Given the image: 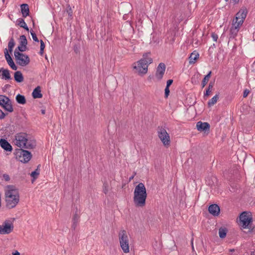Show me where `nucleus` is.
I'll return each mask as SVG.
<instances>
[{
  "label": "nucleus",
  "instance_id": "1",
  "mask_svg": "<svg viewBox=\"0 0 255 255\" xmlns=\"http://www.w3.org/2000/svg\"><path fill=\"white\" fill-rule=\"evenodd\" d=\"M248 12V11L246 7H242L236 13L235 17L232 21L230 30L231 38H235L237 36L247 16Z\"/></svg>",
  "mask_w": 255,
  "mask_h": 255
},
{
  "label": "nucleus",
  "instance_id": "2",
  "mask_svg": "<svg viewBox=\"0 0 255 255\" xmlns=\"http://www.w3.org/2000/svg\"><path fill=\"white\" fill-rule=\"evenodd\" d=\"M147 193L145 187L142 183H139L135 187L133 192V201L136 207H143L145 205Z\"/></svg>",
  "mask_w": 255,
  "mask_h": 255
},
{
  "label": "nucleus",
  "instance_id": "3",
  "mask_svg": "<svg viewBox=\"0 0 255 255\" xmlns=\"http://www.w3.org/2000/svg\"><path fill=\"white\" fill-rule=\"evenodd\" d=\"M13 142L16 146L20 148L31 149L35 146L33 143L28 141L27 134L23 132L16 133Z\"/></svg>",
  "mask_w": 255,
  "mask_h": 255
},
{
  "label": "nucleus",
  "instance_id": "4",
  "mask_svg": "<svg viewBox=\"0 0 255 255\" xmlns=\"http://www.w3.org/2000/svg\"><path fill=\"white\" fill-rule=\"evenodd\" d=\"M19 201L18 191L15 189H8L5 192L6 206L11 209L16 206Z\"/></svg>",
  "mask_w": 255,
  "mask_h": 255
},
{
  "label": "nucleus",
  "instance_id": "5",
  "mask_svg": "<svg viewBox=\"0 0 255 255\" xmlns=\"http://www.w3.org/2000/svg\"><path fill=\"white\" fill-rule=\"evenodd\" d=\"M119 240L120 247L123 252L127 254L129 252L128 237L126 231L123 230L119 233Z\"/></svg>",
  "mask_w": 255,
  "mask_h": 255
},
{
  "label": "nucleus",
  "instance_id": "6",
  "mask_svg": "<svg viewBox=\"0 0 255 255\" xmlns=\"http://www.w3.org/2000/svg\"><path fill=\"white\" fill-rule=\"evenodd\" d=\"M157 135L163 145L166 147H169L170 145L171 140L170 135L166 129L164 128L158 127Z\"/></svg>",
  "mask_w": 255,
  "mask_h": 255
},
{
  "label": "nucleus",
  "instance_id": "7",
  "mask_svg": "<svg viewBox=\"0 0 255 255\" xmlns=\"http://www.w3.org/2000/svg\"><path fill=\"white\" fill-rule=\"evenodd\" d=\"M14 54L15 59L19 65L25 66L29 64L30 60L27 55L16 51H14Z\"/></svg>",
  "mask_w": 255,
  "mask_h": 255
},
{
  "label": "nucleus",
  "instance_id": "8",
  "mask_svg": "<svg viewBox=\"0 0 255 255\" xmlns=\"http://www.w3.org/2000/svg\"><path fill=\"white\" fill-rule=\"evenodd\" d=\"M0 105L8 112L11 113L13 111L11 100L4 95H0Z\"/></svg>",
  "mask_w": 255,
  "mask_h": 255
},
{
  "label": "nucleus",
  "instance_id": "9",
  "mask_svg": "<svg viewBox=\"0 0 255 255\" xmlns=\"http://www.w3.org/2000/svg\"><path fill=\"white\" fill-rule=\"evenodd\" d=\"M253 219L251 215L247 212H243L240 216V223L244 229L249 228V225L252 222Z\"/></svg>",
  "mask_w": 255,
  "mask_h": 255
},
{
  "label": "nucleus",
  "instance_id": "10",
  "mask_svg": "<svg viewBox=\"0 0 255 255\" xmlns=\"http://www.w3.org/2000/svg\"><path fill=\"white\" fill-rule=\"evenodd\" d=\"M133 68L140 74H145L147 72L148 67L147 64L143 62V60H139L133 64Z\"/></svg>",
  "mask_w": 255,
  "mask_h": 255
},
{
  "label": "nucleus",
  "instance_id": "11",
  "mask_svg": "<svg viewBox=\"0 0 255 255\" xmlns=\"http://www.w3.org/2000/svg\"><path fill=\"white\" fill-rule=\"evenodd\" d=\"M13 230V224L9 221H5L1 225H0V234H8Z\"/></svg>",
  "mask_w": 255,
  "mask_h": 255
},
{
  "label": "nucleus",
  "instance_id": "12",
  "mask_svg": "<svg viewBox=\"0 0 255 255\" xmlns=\"http://www.w3.org/2000/svg\"><path fill=\"white\" fill-rule=\"evenodd\" d=\"M165 65L163 63H160L158 65L155 73V77L158 80H160L163 78L165 71Z\"/></svg>",
  "mask_w": 255,
  "mask_h": 255
},
{
  "label": "nucleus",
  "instance_id": "13",
  "mask_svg": "<svg viewBox=\"0 0 255 255\" xmlns=\"http://www.w3.org/2000/svg\"><path fill=\"white\" fill-rule=\"evenodd\" d=\"M31 158V153L26 150L22 149L19 156V160L23 163L28 162Z\"/></svg>",
  "mask_w": 255,
  "mask_h": 255
},
{
  "label": "nucleus",
  "instance_id": "14",
  "mask_svg": "<svg viewBox=\"0 0 255 255\" xmlns=\"http://www.w3.org/2000/svg\"><path fill=\"white\" fill-rule=\"evenodd\" d=\"M4 56L5 59L9 65V66L11 67V68L14 70H16L17 68V66L14 64V62L12 60L11 56L8 54V51L7 49H5L4 50Z\"/></svg>",
  "mask_w": 255,
  "mask_h": 255
},
{
  "label": "nucleus",
  "instance_id": "15",
  "mask_svg": "<svg viewBox=\"0 0 255 255\" xmlns=\"http://www.w3.org/2000/svg\"><path fill=\"white\" fill-rule=\"evenodd\" d=\"M20 44L17 48L19 51L23 52L26 49V45L27 44V39L25 35H21L20 36Z\"/></svg>",
  "mask_w": 255,
  "mask_h": 255
},
{
  "label": "nucleus",
  "instance_id": "16",
  "mask_svg": "<svg viewBox=\"0 0 255 255\" xmlns=\"http://www.w3.org/2000/svg\"><path fill=\"white\" fill-rule=\"evenodd\" d=\"M0 77L1 79L7 81L12 79L10 75L9 71L3 68H0Z\"/></svg>",
  "mask_w": 255,
  "mask_h": 255
},
{
  "label": "nucleus",
  "instance_id": "17",
  "mask_svg": "<svg viewBox=\"0 0 255 255\" xmlns=\"http://www.w3.org/2000/svg\"><path fill=\"white\" fill-rule=\"evenodd\" d=\"M0 145L5 151H11L12 150V147L10 144L5 139H0Z\"/></svg>",
  "mask_w": 255,
  "mask_h": 255
},
{
  "label": "nucleus",
  "instance_id": "18",
  "mask_svg": "<svg viewBox=\"0 0 255 255\" xmlns=\"http://www.w3.org/2000/svg\"><path fill=\"white\" fill-rule=\"evenodd\" d=\"M209 212L214 216H217L219 215L220 209L217 204H212L209 207Z\"/></svg>",
  "mask_w": 255,
  "mask_h": 255
},
{
  "label": "nucleus",
  "instance_id": "19",
  "mask_svg": "<svg viewBox=\"0 0 255 255\" xmlns=\"http://www.w3.org/2000/svg\"><path fill=\"white\" fill-rule=\"evenodd\" d=\"M197 128L199 131H207L210 129V125L208 123L198 122L196 125Z\"/></svg>",
  "mask_w": 255,
  "mask_h": 255
},
{
  "label": "nucleus",
  "instance_id": "20",
  "mask_svg": "<svg viewBox=\"0 0 255 255\" xmlns=\"http://www.w3.org/2000/svg\"><path fill=\"white\" fill-rule=\"evenodd\" d=\"M20 9L23 17H26L29 15V9L28 4L24 3L21 4Z\"/></svg>",
  "mask_w": 255,
  "mask_h": 255
},
{
  "label": "nucleus",
  "instance_id": "21",
  "mask_svg": "<svg viewBox=\"0 0 255 255\" xmlns=\"http://www.w3.org/2000/svg\"><path fill=\"white\" fill-rule=\"evenodd\" d=\"M150 53H145L143 54L142 58L140 60H143V62L145 64H147V66L152 62V59L150 57Z\"/></svg>",
  "mask_w": 255,
  "mask_h": 255
},
{
  "label": "nucleus",
  "instance_id": "22",
  "mask_svg": "<svg viewBox=\"0 0 255 255\" xmlns=\"http://www.w3.org/2000/svg\"><path fill=\"white\" fill-rule=\"evenodd\" d=\"M199 54L198 52L194 51L189 57V63L190 64L195 63L196 61L199 58Z\"/></svg>",
  "mask_w": 255,
  "mask_h": 255
},
{
  "label": "nucleus",
  "instance_id": "23",
  "mask_svg": "<svg viewBox=\"0 0 255 255\" xmlns=\"http://www.w3.org/2000/svg\"><path fill=\"white\" fill-rule=\"evenodd\" d=\"M32 96L34 99L42 98V95L41 93L40 87L38 86L34 89L32 92Z\"/></svg>",
  "mask_w": 255,
  "mask_h": 255
},
{
  "label": "nucleus",
  "instance_id": "24",
  "mask_svg": "<svg viewBox=\"0 0 255 255\" xmlns=\"http://www.w3.org/2000/svg\"><path fill=\"white\" fill-rule=\"evenodd\" d=\"M14 80L18 83L22 82L23 81V77L21 72L16 71L14 74Z\"/></svg>",
  "mask_w": 255,
  "mask_h": 255
},
{
  "label": "nucleus",
  "instance_id": "25",
  "mask_svg": "<svg viewBox=\"0 0 255 255\" xmlns=\"http://www.w3.org/2000/svg\"><path fill=\"white\" fill-rule=\"evenodd\" d=\"M15 99L16 102L19 104L23 105L26 103L25 97L20 94H18L16 95Z\"/></svg>",
  "mask_w": 255,
  "mask_h": 255
},
{
  "label": "nucleus",
  "instance_id": "26",
  "mask_svg": "<svg viewBox=\"0 0 255 255\" xmlns=\"http://www.w3.org/2000/svg\"><path fill=\"white\" fill-rule=\"evenodd\" d=\"M219 98V95L216 94L215 95L211 100L208 102V105L209 107H211L214 105L218 101Z\"/></svg>",
  "mask_w": 255,
  "mask_h": 255
},
{
  "label": "nucleus",
  "instance_id": "27",
  "mask_svg": "<svg viewBox=\"0 0 255 255\" xmlns=\"http://www.w3.org/2000/svg\"><path fill=\"white\" fill-rule=\"evenodd\" d=\"M211 74H212V71H210L209 72L208 74L206 75L204 77V79H203V80L202 81V84H201L202 88H204L206 86V85L207 84V82H208V81L211 77Z\"/></svg>",
  "mask_w": 255,
  "mask_h": 255
},
{
  "label": "nucleus",
  "instance_id": "28",
  "mask_svg": "<svg viewBox=\"0 0 255 255\" xmlns=\"http://www.w3.org/2000/svg\"><path fill=\"white\" fill-rule=\"evenodd\" d=\"M214 84V83L213 82H210L208 88L204 94V96H208L210 94L213 89Z\"/></svg>",
  "mask_w": 255,
  "mask_h": 255
},
{
  "label": "nucleus",
  "instance_id": "29",
  "mask_svg": "<svg viewBox=\"0 0 255 255\" xmlns=\"http://www.w3.org/2000/svg\"><path fill=\"white\" fill-rule=\"evenodd\" d=\"M227 230L226 228H221L219 230V235L220 238H224L227 235Z\"/></svg>",
  "mask_w": 255,
  "mask_h": 255
},
{
  "label": "nucleus",
  "instance_id": "30",
  "mask_svg": "<svg viewBox=\"0 0 255 255\" xmlns=\"http://www.w3.org/2000/svg\"><path fill=\"white\" fill-rule=\"evenodd\" d=\"M15 45V42L13 38L12 37L10 38V40L8 43V50L10 52H12L13 47Z\"/></svg>",
  "mask_w": 255,
  "mask_h": 255
},
{
  "label": "nucleus",
  "instance_id": "31",
  "mask_svg": "<svg viewBox=\"0 0 255 255\" xmlns=\"http://www.w3.org/2000/svg\"><path fill=\"white\" fill-rule=\"evenodd\" d=\"M39 174V170L38 169L31 172L30 175L33 178L32 182L37 178Z\"/></svg>",
  "mask_w": 255,
  "mask_h": 255
},
{
  "label": "nucleus",
  "instance_id": "32",
  "mask_svg": "<svg viewBox=\"0 0 255 255\" xmlns=\"http://www.w3.org/2000/svg\"><path fill=\"white\" fill-rule=\"evenodd\" d=\"M78 219H79L78 216L77 215L75 214L73 218V225H72V227L74 229H75V228L77 226V224L78 222Z\"/></svg>",
  "mask_w": 255,
  "mask_h": 255
},
{
  "label": "nucleus",
  "instance_id": "33",
  "mask_svg": "<svg viewBox=\"0 0 255 255\" xmlns=\"http://www.w3.org/2000/svg\"><path fill=\"white\" fill-rule=\"evenodd\" d=\"M18 22V24L21 27H23L26 25V23L25 22L24 20L22 18H19L17 20Z\"/></svg>",
  "mask_w": 255,
  "mask_h": 255
},
{
  "label": "nucleus",
  "instance_id": "34",
  "mask_svg": "<svg viewBox=\"0 0 255 255\" xmlns=\"http://www.w3.org/2000/svg\"><path fill=\"white\" fill-rule=\"evenodd\" d=\"M45 48V44L43 40H40V54L42 55L43 54V50Z\"/></svg>",
  "mask_w": 255,
  "mask_h": 255
},
{
  "label": "nucleus",
  "instance_id": "35",
  "mask_svg": "<svg viewBox=\"0 0 255 255\" xmlns=\"http://www.w3.org/2000/svg\"><path fill=\"white\" fill-rule=\"evenodd\" d=\"M30 33L32 36L33 40L35 42H39L38 39L37 38L36 34L33 30L30 31Z\"/></svg>",
  "mask_w": 255,
  "mask_h": 255
},
{
  "label": "nucleus",
  "instance_id": "36",
  "mask_svg": "<svg viewBox=\"0 0 255 255\" xmlns=\"http://www.w3.org/2000/svg\"><path fill=\"white\" fill-rule=\"evenodd\" d=\"M169 93V88L166 87L165 89V98H167L168 97Z\"/></svg>",
  "mask_w": 255,
  "mask_h": 255
},
{
  "label": "nucleus",
  "instance_id": "37",
  "mask_svg": "<svg viewBox=\"0 0 255 255\" xmlns=\"http://www.w3.org/2000/svg\"><path fill=\"white\" fill-rule=\"evenodd\" d=\"M212 37L214 41L216 42L217 41V40L218 39V35L217 34L213 33L212 34Z\"/></svg>",
  "mask_w": 255,
  "mask_h": 255
},
{
  "label": "nucleus",
  "instance_id": "38",
  "mask_svg": "<svg viewBox=\"0 0 255 255\" xmlns=\"http://www.w3.org/2000/svg\"><path fill=\"white\" fill-rule=\"evenodd\" d=\"M250 93V91L247 90V89H246L244 91V93H243V97L244 98H246L247 97L249 94Z\"/></svg>",
  "mask_w": 255,
  "mask_h": 255
},
{
  "label": "nucleus",
  "instance_id": "39",
  "mask_svg": "<svg viewBox=\"0 0 255 255\" xmlns=\"http://www.w3.org/2000/svg\"><path fill=\"white\" fill-rule=\"evenodd\" d=\"M3 178L5 181H9L10 180V177L9 175L7 174H3Z\"/></svg>",
  "mask_w": 255,
  "mask_h": 255
},
{
  "label": "nucleus",
  "instance_id": "40",
  "mask_svg": "<svg viewBox=\"0 0 255 255\" xmlns=\"http://www.w3.org/2000/svg\"><path fill=\"white\" fill-rule=\"evenodd\" d=\"M5 117V114L0 109V119H3Z\"/></svg>",
  "mask_w": 255,
  "mask_h": 255
},
{
  "label": "nucleus",
  "instance_id": "41",
  "mask_svg": "<svg viewBox=\"0 0 255 255\" xmlns=\"http://www.w3.org/2000/svg\"><path fill=\"white\" fill-rule=\"evenodd\" d=\"M172 83H173L172 80H171V79L168 80L167 81L166 87H169V86L172 84Z\"/></svg>",
  "mask_w": 255,
  "mask_h": 255
},
{
  "label": "nucleus",
  "instance_id": "42",
  "mask_svg": "<svg viewBox=\"0 0 255 255\" xmlns=\"http://www.w3.org/2000/svg\"><path fill=\"white\" fill-rule=\"evenodd\" d=\"M67 12L68 13V14L71 16L72 15V10L71 9V8H70V9L69 10H67Z\"/></svg>",
  "mask_w": 255,
  "mask_h": 255
},
{
  "label": "nucleus",
  "instance_id": "43",
  "mask_svg": "<svg viewBox=\"0 0 255 255\" xmlns=\"http://www.w3.org/2000/svg\"><path fill=\"white\" fill-rule=\"evenodd\" d=\"M103 191L105 193V194H107L108 192V188L106 187H105V188L103 189Z\"/></svg>",
  "mask_w": 255,
  "mask_h": 255
},
{
  "label": "nucleus",
  "instance_id": "44",
  "mask_svg": "<svg viewBox=\"0 0 255 255\" xmlns=\"http://www.w3.org/2000/svg\"><path fill=\"white\" fill-rule=\"evenodd\" d=\"M22 28H23L24 29H25L26 31H29V28H28V26H27V24H26V25H25V26H24V27H23Z\"/></svg>",
  "mask_w": 255,
  "mask_h": 255
},
{
  "label": "nucleus",
  "instance_id": "45",
  "mask_svg": "<svg viewBox=\"0 0 255 255\" xmlns=\"http://www.w3.org/2000/svg\"><path fill=\"white\" fill-rule=\"evenodd\" d=\"M12 255H20V253L18 251H15V253L12 254Z\"/></svg>",
  "mask_w": 255,
  "mask_h": 255
},
{
  "label": "nucleus",
  "instance_id": "46",
  "mask_svg": "<svg viewBox=\"0 0 255 255\" xmlns=\"http://www.w3.org/2000/svg\"><path fill=\"white\" fill-rule=\"evenodd\" d=\"M233 2L235 4L238 3L239 1V0H232Z\"/></svg>",
  "mask_w": 255,
  "mask_h": 255
},
{
  "label": "nucleus",
  "instance_id": "47",
  "mask_svg": "<svg viewBox=\"0 0 255 255\" xmlns=\"http://www.w3.org/2000/svg\"><path fill=\"white\" fill-rule=\"evenodd\" d=\"M41 113L42 114L44 115L45 114V110H41Z\"/></svg>",
  "mask_w": 255,
  "mask_h": 255
},
{
  "label": "nucleus",
  "instance_id": "48",
  "mask_svg": "<svg viewBox=\"0 0 255 255\" xmlns=\"http://www.w3.org/2000/svg\"><path fill=\"white\" fill-rule=\"evenodd\" d=\"M191 244H192V249L194 250L193 240H192V241H191Z\"/></svg>",
  "mask_w": 255,
  "mask_h": 255
},
{
  "label": "nucleus",
  "instance_id": "49",
  "mask_svg": "<svg viewBox=\"0 0 255 255\" xmlns=\"http://www.w3.org/2000/svg\"><path fill=\"white\" fill-rule=\"evenodd\" d=\"M133 178V176H131L129 178V180H131V179H132Z\"/></svg>",
  "mask_w": 255,
  "mask_h": 255
},
{
  "label": "nucleus",
  "instance_id": "50",
  "mask_svg": "<svg viewBox=\"0 0 255 255\" xmlns=\"http://www.w3.org/2000/svg\"><path fill=\"white\" fill-rule=\"evenodd\" d=\"M230 252H234V249H231V250H230Z\"/></svg>",
  "mask_w": 255,
  "mask_h": 255
},
{
  "label": "nucleus",
  "instance_id": "51",
  "mask_svg": "<svg viewBox=\"0 0 255 255\" xmlns=\"http://www.w3.org/2000/svg\"><path fill=\"white\" fill-rule=\"evenodd\" d=\"M226 1H227L228 0H226Z\"/></svg>",
  "mask_w": 255,
  "mask_h": 255
}]
</instances>
